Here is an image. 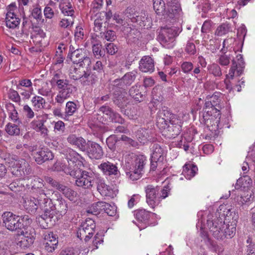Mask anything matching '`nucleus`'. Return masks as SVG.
I'll return each instance as SVG.
<instances>
[{
  "label": "nucleus",
  "instance_id": "1",
  "mask_svg": "<svg viewBox=\"0 0 255 255\" xmlns=\"http://www.w3.org/2000/svg\"><path fill=\"white\" fill-rule=\"evenodd\" d=\"M67 164L64 163L63 170L76 179V186L84 189L89 188L93 183V173L80 169L74 160L67 158Z\"/></svg>",
  "mask_w": 255,
  "mask_h": 255
},
{
  "label": "nucleus",
  "instance_id": "2",
  "mask_svg": "<svg viewBox=\"0 0 255 255\" xmlns=\"http://www.w3.org/2000/svg\"><path fill=\"white\" fill-rule=\"evenodd\" d=\"M218 214H215V217L212 219V215H209L207 224L212 235L218 240H223L225 238H232L236 233V229L233 226L225 225L221 217H218Z\"/></svg>",
  "mask_w": 255,
  "mask_h": 255
},
{
  "label": "nucleus",
  "instance_id": "3",
  "mask_svg": "<svg viewBox=\"0 0 255 255\" xmlns=\"http://www.w3.org/2000/svg\"><path fill=\"white\" fill-rule=\"evenodd\" d=\"M131 157L133 158L134 162L132 165H130L128 162L126 163L127 168L129 167V171L126 172V174L130 179L134 181L140 177L146 164V158L141 154H132Z\"/></svg>",
  "mask_w": 255,
  "mask_h": 255
},
{
  "label": "nucleus",
  "instance_id": "4",
  "mask_svg": "<svg viewBox=\"0 0 255 255\" xmlns=\"http://www.w3.org/2000/svg\"><path fill=\"white\" fill-rule=\"evenodd\" d=\"M178 35L176 27L164 28L161 29L158 39L160 43L166 48L170 49L175 45V38Z\"/></svg>",
  "mask_w": 255,
  "mask_h": 255
},
{
  "label": "nucleus",
  "instance_id": "5",
  "mask_svg": "<svg viewBox=\"0 0 255 255\" xmlns=\"http://www.w3.org/2000/svg\"><path fill=\"white\" fill-rule=\"evenodd\" d=\"M203 112L201 123H203L211 131L217 130L220 123V114L218 116L214 111L207 110V108H203Z\"/></svg>",
  "mask_w": 255,
  "mask_h": 255
},
{
  "label": "nucleus",
  "instance_id": "6",
  "mask_svg": "<svg viewBox=\"0 0 255 255\" xmlns=\"http://www.w3.org/2000/svg\"><path fill=\"white\" fill-rule=\"evenodd\" d=\"M96 225L93 220L88 218L85 220L77 231V236L81 240L84 239L87 242L92 237L95 232Z\"/></svg>",
  "mask_w": 255,
  "mask_h": 255
},
{
  "label": "nucleus",
  "instance_id": "7",
  "mask_svg": "<svg viewBox=\"0 0 255 255\" xmlns=\"http://www.w3.org/2000/svg\"><path fill=\"white\" fill-rule=\"evenodd\" d=\"M169 123L163 134L167 138H174L179 135L181 131L182 120L178 116L174 115L170 118Z\"/></svg>",
  "mask_w": 255,
  "mask_h": 255
},
{
  "label": "nucleus",
  "instance_id": "8",
  "mask_svg": "<svg viewBox=\"0 0 255 255\" xmlns=\"http://www.w3.org/2000/svg\"><path fill=\"white\" fill-rule=\"evenodd\" d=\"M3 225L8 230L11 231H17L19 232L21 224L16 216L10 212H5L2 215Z\"/></svg>",
  "mask_w": 255,
  "mask_h": 255
},
{
  "label": "nucleus",
  "instance_id": "9",
  "mask_svg": "<svg viewBox=\"0 0 255 255\" xmlns=\"http://www.w3.org/2000/svg\"><path fill=\"white\" fill-rule=\"evenodd\" d=\"M146 202L149 206L154 208L161 201V197L159 196V188L151 185H148L145 188Z\"/></svg>",
  "mask_w": 255,
  "mask_h": 255
},
{
  "label": "nucleus",
  "instance_id": "10",
  "mask_svg": "<svg viewBox=\"0 0 255 255\" xmlns=\"http://www.w3.org/2000/svg\"><path fill=\"white\" fill-rule=\"evenodd\" d=\"M93 183L89 189H91L95 184H96L97 190L102 196L114 197L115 193L114 190L111 186L105 183L103 179L96 177L93 174Z\"/></svg>",
  "mask_w": 255,
  "mask_h": 255
},
{
  "label": "nucleus",
  "instance_id": "11",
  "mask_svg": "<svg viewBox=\"0 0 255 255\" xmlns=\"http://www.w3.org/2000/svg\"><path fill=\"white\" fill-rule=\"evenodd\" d=\"M236 58V60H232V66L229 70V74L226 75V79H233L236 73L238 76H240L243 72L245 63L243 55L238 54L237 55Z\"/></svg>",
  "mask_w": 255,
  "mask_h": 255
},
{
  "label": "nucleus",
  "instance_id": "12",
  "mask_svg": "<svg viewBox=\"0 0 255 255\" xmlns=\"http://www.w3.org/2000/svg\"><path fill=\"white\" fill-rule=\"evenodd\" d=\"M68 56L73 63L79 64L81 67L89 66L91 63V59L86 55L84 49L77 48L76 51L73 52L72 55H68Z\"/></svg>",
  "mask_w": 255,
  "mask_h": 255
},
{
  "label": "nucleus",
  "instance_id": "13",
  "mask_svg": "<svg viewBox=\"0 0 255 255\" xmlns=\"http://www.w3.org/2000/svg\"><path fill=\"white\" fill-rule=\"evenodd\" d=\"M98 168L105 176H117L120 174L117 164L109 161H103L98 165Z\"/></svg>",
  "mask_w": 255,
  "mask_h": 255
},
{
  "label": "nucleus",
  "instance_id": "14",
  "mask_svg": "<svg viewBox=\"0 0 255 255\" xmlns=\"http://www.w3.org/2000/svg\"><path fill=\"white\" fill-rule=\"evenodd\" d=\"M137 76V72L132 71L125 74L120 79H116L114 81V85L121 89H124L125 86L130 85L135 80Z\"/></svg>",
  "mask_w": 255,
  "mask_h": 255
},
{
  "label": "nucleus",
  "instance_id": "15",
  "mask_svg": "<svg viewBox=\"0 0 255 255\" xmlns=\"http://www.w3.org/2000/svg\"><path fill=\"white\" fill-rule=\"evenodd\" d=\"M89 156L91 158L99 159L104 155L102 147L97 143L89 140L87 142V150Z\"/></svg>",
  "mask_w": 255,
  "mask_h": 255
},
{
  "label": "nucleus",
  "instance_id": "16",
  "mask_svg": "<svg viewBox=\"0 0 255 255\" xmlns=\"http://www.w3.org/2000/svg\"><path fill=\"white\" fill-rule=\"evenodd\" d=\"M75 91V87L73 85L58 91L56 96L55 97V103L59 105H62L65 100L71 97Z\"/></svg>",
  "mask_w": 255,
  "mask_h": 255
},
{
  "label": "nucleus",
  "instance_id": "17",
  "mask_svg": "<svg viewBox=\"0 0 255 255\" xmlns=\"http://www.w3.org/2000/svg\"><path fill=\"white\" fill-rule=\"evenodd\" d=\"M44 240L45 242V248L48 252H53L58 244L57 237L53 232L46 231L44 234Z\"/></svg>",
  "mask_w": 255,
  "mask_h": 255
},
{
  "label": "nucleus",
  "instance_id": "18",
  "mask_svg": "<svg viewBox=\"0 0 255 255\" xmlns=\"http://www.w3.org/2000/svg\"><path fill=\"white\" fill-rule=\"evenodd\" d=\"M20 235H23V238L21 241L25 247H29L34 242L35 236V233L34 229L31 227L26 228L19 230Z\"/></svg>",
  "mask_w": 255,
  "mask_h": 255
},
{
  "label": "nucleus",
  "instance_id": "19",
  "mask_svg": "<svg viewBox=\"0 0 255 255\" xmlns=\"http://www.w3.org/2000/svg\"><path fill=\"white\" fill-rule=\"evenodd\" d=\"M221 93H215L210 97V100L206 101L203 108H207V110L214 111L219 116L220 115L219 110L216 107H219L220 102V97Z\"/></svg>",
  "mask_w": 255,
  "mask_h": 255
},
{
  "label": "nucleus",
  "instance_id": "20",
  "mask_svg": "<svg viewBox=\"0 0 255 255\" xmlns=\"http://www.w3.org/2000/svg\"><path fill=\"white\" fill-rule=\"evenodd\" d=\"M26 180L27 182L26 186L29 188H31L33 192H36L39 194L40 193V191H45L43 189V181L41 178L35 176H30L27 177L24 179V180Z\"/></svg>",
  "mask_w": 255,
  "mask_h": 255
},
{
  "label": "nucleus",
  "instance_id": "21",
  "mask_svg": "<svg viewBox=\"0 0 255 255\" xmlns=\"http://www.w3.org/2000/svg\"><path fill=\"white\" fill-rule=\"evenodd\" d=\"M151 18L143 11L137 12L135 18L132 19L133 23H136L141 27L148 28L150 27Z\"/></svg>",
  "mask_w": 255,
  "mask_h": 255
},
{
  "label": "nucleus",
  "instance_id": "22",
  "mask_svg": "<svg viewBox=\"0 0 255 255\" xmlns=\"http://www.w3.org/2000/svg\"><path fill=\"white\" fill-rule=\"evenodd\" d=\"M45 122V120L38 119V117H37L36 119H34L30 123L31 128L37 132H39L41 135L44 137L48 136L49 132L48 129L44 125Z\"/></svg>",
  "mask_w": 255,
  "mask_h": 255
},
{
  "label": "nucleus",
  "instance_id": "23",
  "mask_svg": "<svg viewBox=\"0 0 255 255\" xmlns=\"http://www.w3.org/2000/svg\"><path fill=\"white\" fill-rule=\"evenodd\" d=\"M139 69L142 72L152 73L154 70L153 60L148 56H143L139 61Z\"/></svg>",
  "mask_w": 255,
  "mask_h": 255
},
{
  "label": "nucleus",
  "instance_id": "24",
  "mask_svg": "<svg viewBox=\"0 0 255 255\" xmlns=\"http://www.w3.org/2000/svg\"><path fill=\"white\" fill-rule=\"evenodd\" d=\"M34 158L35 161L41 164L47 160H52L53 158V155L48 149H41L35 153Z\"/></svg>",
  "mask_w": 255,
  "mask_h": 255
},
{
  "label": "nucleus",
  "instance_id": "25",
  "mask_svg": "<svg viewBox=\"0 0 255 255\" xmlns=\"http://www.w3.org/2000/svg\"><path fill=\"white\" fill-rule=\"evenodd\" d=\"M84 74L80 81L83 86L93 85L98 81V76L96 72L91 70L84 71Z\"/></svg>",
  "mask_w": 255,
  "mask_h": 255
},
{
  "label": "nucleus",
  "instance_id": "26",
  "mask_svg": "<svg viewBox=\"0 0 255 255\" xmlns=\"http://www.w3.org/2000/svg\"><path fill=\"white\" fill-rule=\"evenodd\" d=\"M69 143L76 146L82 151H86L87 150V142L85 139L81 136H77L75 134H70L67 138Z\"/></svg>",
  "mask_w": 255,
  "mask_h": 255
},
{
  "label": "nucleus",
  "instance_id": "27",
  "mask_svg": "<svg viewBox=\"0 0 255 255\" xmlns=\"http://www.w3.org/2000/svg\"><path fill=\"white\" fill-rule=\"evenodd\" d=\"M27 166V162L23 159L17 160L16 157H14L13 159L9 164L13 168L12 173L16 176H22L21 170L25 166Z\"/></svg>",
  "mask_w": 255,
  "mask_h": 255
},
{
  "label": "nucleus",
  "instance_id": "28",
  "mask_svg": "<svg viewBox=\"0 0 255 255\" xmlns=\"http://www.w3.org/2000/svg\"><path fill=\"white\" fill-rule=\"evenodd\" d=\"M70 209L68 204L62 198L57 199L54 204V210L55 213H59L61 215H65Z\"/></svg>",
  "mask_w": 255,
  "mask_h": 255
},
{
  "label": "nucleus",
  "instance_id": "29",
  "mask_svg": "<svg viewBox=\"0 0 255 255\" xmlns=\"http://www.w3.org/2000/svg\"><path fill=\"white\" fill-rule=\"evenodd\" d=\"M252 181L248 176H244L237 180L235 184V189L237 190L241 189L244 192L248 191V189L251 186Z\"/></svg>",
  "mask_w": 255,
  "mask_h": 255
},
{
  "label": "nucleus",
  "instance_id": "30",
  "mask_svg": "<svg viewBox=\"0 0 255 255\" xmlns=\"http://www.w3.org/2000/svg\"><path fill=\"white\" fill-rule=\"evenodd\" d=\"M127 98L124 93L115 92L113 97L114 103L121 109H124L127 105Z\"/></svg>",
  "mask_w": 255,
  "mask_h": 255
},
{
  "label": "nucleus",
  "instance_id": "31",
  "mask_svg": "<svg viewBox=\"0 0 255 255\" xmlns=\"http://www.w3.org/2000/svg\"><path fill=\"white\" fill-rule=\"evenodd\" d=\"M198 171L197 167L192 164H186L183 168L182 174L187 179L194 177Z\"/></svg>",
  "mask_w": 255,
  "mask_h": 255
},
{
  "label": "nucleus",
  "instance_id": "32",
  "mask_svg": "<svg viewBox=\"0 0 255 255\" xmlns=\"http://www.w3.org/2000/svg\"><path fill=\"white\" fill-rule=\"evenodd\" d=\"M152 154L151 158L154 159L164 160V155L165 154V150L160 145L157 143L153 144L152 147Z\"/></svg>",
  "mask_w": 255,
  "mask_h": 255
},
{
  "label": "nucleus",
  "instance_id": "33",
  "mask_svg": "<svg viewBox=\"0 0 255 255\" xmlns=\"http://www.w3.org/2000/svg\"><path fill=\"white\" fill-rule=\"evenodd\" d=\"M59 8L61 12L64 15L72 16L75 13L74 7L72 6L71 2L70 0H67L65 2L59 3Z\"/></svg>",
  "mask_w": 255,
  "mask_h": 255
},
{
  "label": "nucleus",
  "instance_id": "34",
  "mask_svg": "<svg viewBox=\"0 0 255 255\" xmlns=\"http://www.w3.org/2000/svg\"><path fill=\"white\" fill-rule=\"evenodd\" d=\"M46 202L44 203L45 209H41L44 212V214L42 216L44 219L48 218L51 219L54 217L55 214V211L54 210V204L51 199L50 202L47 201Z\"/></svg>",
  "mask_w": 255,
  "mask_h": 255
},
{
  "label": "nucleus",
  "instance_id": "35",
  "mask_svg": "<svg viewBox=\"0 0 255 255\" xmlns=\"http://www.w3.org/2000/svg\"><path fill=\"white\" fill-rule=\"evenodd\" d=\"M150 131L145 128L139 129L136 133L137 139L142 144L146 143L148 140Z\"/></svg>",
  "mask_w": 255,
  "mask_h": 255
},
{
  "label": "nucleus",
  "instance_id": "36",
  "mask_svg": "<svg viewBox=\"0 0 255 255\" xmlns=\"http://www.w3.org/2000/svg\"><path fill=\"white\" fill-rule=\"evenodd\" d=\"M45 36L43 30L39 27H35L31 34V38L35 44L39 43L42 39Z\"/></svg>",
  "mask_w": 255,
  "mask_h": 255
},
{
  "label": "nucleus",
  "instance_id": "37",
  "mask_svg": "<svg viewBox=\"0 0 255 255\" xmlns=\"http://www.w3.org/2000/svg\"><path fill=\"white\" fill-rule=\"evenodd\" d=\"M105 202L100 201L91 205L87 209L88 214L97 215L104 209Z\"/></svg>",
  "mask_w": 255,
  "mask_h": 255
},
{
  "label": "nucleus",
  "instance_id": "38",
  "mask_svg": "<svg viewBox=\"0 0 255 255\" xmlns=\"http://www.w3.org/2000/svg\"><path fill=\"white\" fill-rule=\"evenodd\" d=\"M64 196L71 201H75L77 199V193L72 189L63 185L60 191Z\"/></svg>",
  "mask_w": 255,
  "mask_h": 255
},
{
  "label": "nucleus",
  "instance_id": "39",
  "mask_svg": "<svg viewBox=\"0 0 255 255\" xmlns=\"http://www.w3.org/2000/svg\"><path fill=\"white\" fill-rule=\"evenodd\" d=\"M168 10L173 15L178 13L181 10L180 4L178 0H167Z\"/></svg>",
  "mask_w": 255,
  "mask_h": 255
},
{
  "label": "nucleus",
  "instance_id": "40",
  "mask_svg": "<svg viewBox=\"0 0 255 255\" xmlns=\"http://www.w3.org/2000/svg\"><path fill=\"white\" fill-rule=\"evenodd\" d=\"M37 202V200L34 197H30L25 201L24 206L28 212L33 214L36 212L38 209Z\"/></svg>",
  "mask_w": 255,
  "mask_h": 255
},
{
  "label": "nucleus",
  "instance_id": "41",
  "mask_svg": "<svg viewBox=\"0 0 255 255\" xmlns=\"http://www.w3.org/2000/svg\"><path fill=\"white\" fill-rule=\"evenodd\" d=\"M252 201V192H243L236 198V201L239 205L242 206Z\"/></svg>",
  "mask_w": 255,
  "mask_h": 255
},
{
  "label": "nucleus",
  "instance_id": "42",
  "mask_svg": "<svg viewBox=\"0 0 255 255\" xmlns=\"http://www.w3.org/2000/svg\"><path fill=\"white\" fill-rule=\"evenodd\" d=\"M31 103L34 110L38 111L44 108L46 101L42 97L35 96L31 99Z\"/></svg>",
  "mask_w": 255,
  "mask_h": 255
},
{
  "label": "nucleus",
  "instance_id": "43",
  "mask_svg": "<svg viewBox=\"0 0 255 255\" xmlns=\"http://www.w3.org/2000/svg\"><path fill=\"white\" fill-rule=\"evenodd\" d=\"M84 70L79 68L71 67L69 71V76L71 79L74 80H81Z\"/></svg>",
  "mask_w": 255,
  "mask_h": 255
},
{
  "label": "nucleus",
  "instance_id": "44",
  "mask_svg": "<svg viewBox=\"0 0 255 255\" xmlns=\"http://www.w3.org/2000/svg\"><path fill=\"white\" fill-rule=\"evenodd\" d=\"M139 85H134L131 87L129 90V93L131 97L134 98L136 101H141L144 98V96L139 91Z\"/></svg>",
  "mask_w": 255,
  "mask_h": 255
},
{
  "label": "nucleus",
  "instance_id": "45",
  "mask_svg": "<svg viewBox=\"0 0 255 255\" xmlns=\"http://www.w3.org/2000/svg\"><path fill=\"white\" fill-rule=\"evenodd\" d=\"M36 200H37L38 208H39L41 210L45 209L44 203H47V201L50 202V199L48 198L45 191H40V193L38 194Z\"/></svg>",
  "mask_w": 255,
  "mask_h": 255
},
{
  "label": "nucleus",
  "instance_id": "46",
  "mask_svg": "<svg viewBox=\"0 0 255 255\" xmlns=\"http://www.w3.org/2000/svg\"><path fill=\"white\" fill-rule=\"evenodd\" d=\"M51 73L52 75V77L50 81L51 84H54L62 79L66 78L65 75L63 73L59 68L55 70L54 68H52L51 71Z\"/></svg>",
  "mask_w": 255,
  "mask_h": 255
},
{
  "label": "nucleus",
  "instance_id": "47",
  "mask_svg": "<svg viewBox=\"0 0 255 255\" xmlns=\"http://www.w3.org/2000/svg\"><path fill=\"white\" fill-rule=\"evenodd\" d=\"M221 52H222V54L218 55L217 62L222 67H227L230 63L231 58L229 55L225 54L226 52V50L222 48Z\"/></svg>",
  "mask_w": 255,
  "mask_h": 255
},
{
  "label": "nucleus",
  "instance_id": "48",
  "mask_svg": "<svg viewBox=\"0 0 255 255\" xmlns=\"http://www.w3.org/2000/svg\"><path fill=\"white\" fill-rule=\"evenodd\" d=\"M20 23V19L16 15L6 16V26L9 28L14 29L18 26Z\"/></svg>",
  "mask_w": 255,
  "mask_h": 255
},
{
  "label": "nucleus",
  "instance_id": "49",
  "mask_svg": "<svg viewBox=\"0 0 255 255\" xmlns=\"http://www.w3.org/2000/svg\"><path fill=\"white\" fill-rule=\"evenodd\" d=\"M134 216L137 221L140 222H145L149 218V213L144 209L135 211Z\"/></svg>",
  "mask_w": 255,
  "mask_h": 255
},
{
  "label": "nucleus",
  "instance_id": "50",
  "mask_svg": "<svg viewBox=\"0 0 255 255\" xmlns=\"http://www.w3.org/2000/svg\"><path fill=\"white\" fill-rule=\"evenodd\" d=\"M153 7L158 14H163L165 11V4L163 0H153Z\"/></svg>",
  "mask_w": 255,
  "mask_h": 255
},
{
  "label": "nucleus",
  "instance_id": "51",
  "mask_svg": "<svg viewBox=\"0 0 255 255\" xmlns=\"http://www.w3.org/2000/svg\"><path fill=\"white\" fill-rule=\"evenodd\" d=\"M102 123V117L99 113L92 116L88 121V125L91 128L100 126Z\"/></svg>",
  "mask_w": 255,
  "mask_h": 255
},
{
  "label": "nucleus",
  "instance_id": "52",
  "mask_svg": "<svg viewBox=\"0 0 255 255\" xmlns=\"http://www.w3.org/2000/svg\"><path fill=\"white\" fill-rule=\"evenodd\" d=\"M77 110V105L72 101H69L66 104L64 115L66 117L73 115Z\"/></svg>",
  "mask_w": 255,
  "mask_h": 255
},
{
  "label": "nucleus",
  "instance_id": "53",
  "mask_svg": "<svg viewBox=\"0 0 255 255\" xmlns=\"http://www.w3.org/2000/svg\"><path fill=\"white\" fill-rule=\"evenodd\" d=\"M153 158H150V171H154L157 170L160 172L161 169L164 168L163 167V160H161V159L158 160L155 159V160Z\"/></svg>",
  "mask_w": 255,
  "mask_h": 255
},
{
  "label": "nucleus",
  "instance_id": "54",
  "mask_svg": "<svg viewBox=\"0 0 255 255\" xmlns=\"http://www.w3.org/2000/svg\"><path fill=\"white\" fill-rule=\"evenodd\" d=\"M19 125L17 124H12L8 123L5 127V131L8 134L11 135H18L20 133V129L18 128Z\"/></svg>",
  "mask_w": 255,
  "mask_h": 255
},
{
  "label": "nucleus",
  "instance_id": "55",
  "mask_svg": "<svg viewBox=\"0 0 255 255\" xmlns=\"http://www.w3.org/2000/svg\"><path fill=\"white\" fill-rule=\"evenodd\" d=\"M208 70L210 73L215 77H221L222 75L221 68L217 63H213L208 65Z\"/></svg>",
  "mask_w": 255,
  "mask_h": 255
},
{
  "label": "nucleus",
  "instance_id": "56",
  "mask_svg": "<svg viewBox=\"0 0 255 255\" xmlns=\"http://www.w3.org/2000/svg\"><path fill=\"white\" fill-rule=\"evenodd\" d=\"M18 219H19L20 224L22 225L19 230H21L22 229L26 228H29L28 226L32 222V220L29 218L28 215H25L21 216H18Z\"/></svg>",
  "mask_w": 255,
  "mask_h": 255
},
{
  "label": "nucleus",
  "instance_id": "57",
  "mask_svg": "<svg viewBox=\"0 0 255 255\" xmlns=\"http://www.w3.org/2000/svg\"><path fill=\"white\" fill-rule=\"evenodd\" d=\"M174 115H172L167 109L164 107L158 112L157 118H160L170 121V118Z\"/></svg>",
  "mask_w": 255,
  "mask_h": 255
},
{
  "label": "nucleus",
  "instance_id": "58",
  "mask_svg": "<svg viewBox=\"0 0 255 255\" xmlns=\"http://www.w3.org/2000/svg\"><path fill=\"white\" fill-rule=\"evenodd\" d=\"M51 85L52 86H56L59 91L61 89H64L70 86H73L72 84L69 83V81L66 79V78L62 79L54 84H51Z\"/></svg>",
  "mask_w": 255,
  "mask_h": 255
},
{
  "label": "nucleus",
  "instance_id": "59",
  "mask_svg": "<svg viewBox=\"0 0 255 255\" xmlns=\"http://www.w3.org/2000/svg\"><path fill=\"white\" fill-rule=\"evenodd\" d=\"M137 12L135 10V8L134 7L129 6L125 10L123 13L126 17L130 19L131 22H132V19L135 18Z\"/></svg>",
  "mask_w": 255,
  "mask_h": 255
},
{
  "label": "nucleus",
  "instance_id": "60",
  "mask_svg": "<svg viewBox=\"0 0 255 255\" xmlns=\"http://www.w3.org/2000/svg\"><path fill=\"white\" fill-rule=\"evenodd\" d=\"M117 140L115 135H111L107 138V144L111 150L114 151L116 149V144Z\"/></svg>",
  "mask_w": 255,
  "mask_h": 255
},
{
  "label": "nucleus",
  "instance_id": "61",
  "mask_svg": "<svg viewBox=\"0 0 255 255\" xmlns=\"http://www.w3.org/2000/svg\"><path fill=\"white\" fill-rule=\"evenodd\" d=\"M110 216H115L117 214V207L115 206H112L109 203L105 202L104 209L103 210Z\"/></svg>",
  "mask_w": 255,
  "mask_h": 255
},
{
  "label": "nucleus",
  "instance_id": "62",
  "mask_svg": "<svg viewBox=\"0 0 255 255\" xmlns=\"http://www.w3.org/2000/svg\"><path fill=\"white\" fill-rule=\"evenodd\" d=\"M229 30V27L228 24L223 23L218 27L216 30L215 34L218 36H222L227 33Z\"/></svg>",
  "mask_w": 255,
  "mask_h": 255
},
{
  "label": "nucleus",
  "instance_id": "63",
  "mask_svg": "<svg viewBox=\"0 0 255 255\" xmlns=\"http://www.w3.org/2000/svg\"><path fill=\"white\" fill-rule=\"evenodd\" d=\"M101 45L99 44H94L92 46V51L95 58L99 59L104 56V52L101 50Z\"/></svg>",
  "mask_w": 255,
  "mask_h": 255
},
{
  "label": "nucleus",
  "instance_id": "64",
  "mask_svg": "<svg viewBox=\"0 0 255 255\" xmlns=\"http://www.w3.org/2000/svg\"><path fill=\"white\" fill-rule=\"evenodd\" d=\"M140 35V32L136 29H131L128 34V38L133 42L137 40Z\"/></svg>",
  "mask_w": 255,
  "mask_h": 255
}]
</instances>
